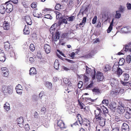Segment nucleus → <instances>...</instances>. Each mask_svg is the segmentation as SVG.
Segmentation results:
<instances>
[{
    "instance_id": "1",
    "label": "nucleus",
    "mask_w": 131,
    "mask_h": 131,
    "mask_svg": "<svg viewBox=\"0 0 131 131\" xmlns=\"http://www.w3.org/2000/svg\"><path fill=\"white\" fill-rule=\"evenodd\" d=\"M77 117H78V121L79 123L80 124H82L83 125L86 127V128H88L89 129L90 127V121L86 118L84 119V121H83L80 115H79V116L78 115Z\"/></svg>"
},
{
    "instance_id": "2",
    "label": "nucleus",
    "mask_w": 131,
    "mask_h": 131,
    "mask_svg": "<svg viewBox=\"0 0 131 131\" xmlns=\"http://www.w3.org/2000/svg\"><path fill=\"white\" fill-rule=\"evenodd\" d=\"M112 71L113 72H116V74L118 76H119L122 74L123 71L122 69L118 68V66L117 65H114L112 68Z\"/></svg>"
},
{
    "instance_id": "3",
    "label": "nucleus",
    "mask_w": 131,
    "mask_h": 131,
    "mask_svg": "<svg viewBox=\"0 0 131 131\" xmlns=\"http://www.w3.org/2000/svg\"><path fill=\"white\" fill-rule=\"evenodd\" d=\"M2 90L4 93H8L11 94L13 92L12 87L10 86L7 87L5 86H3L2 87Z\"/></svg>"
},
{
    "instance_id": "4",
    "label": "nucleus",
    "mask_w": 131,
    "mask_h": 131,
    "mask_svg": "<svg viewBox=\"0 0 131 131\" xmlns=\"http://www.w3.org/2000/svg\"><path fill=\"white\" fill-rule=\"evenodd\" d=\"M95 114L96 119H99L100 117L103 116V115H104L102 113L101 109L98 107H97L95 111Z\"/></svg>"
},
{
    "instance_id": "5",
    "label": "nucleus",
    "mask_w": 131,
    "mask_h": 131,
    "mask_svg": "<svg viewBox=\"0 0 131 131\" xmlns=\"http://www.w3.org/2000/svg\"><path fill=\"white\" fill-rule=\"evenodd\" d=\"M91 70L90 68H89L87 66L86 67V72L88 74H89L91 73V76L93 79H95V72L94 70L91 71Z\"/></svg>"
},
{
    "instance_id": "6",
    "label": "nucleus",
    "mask_w": 131,
    "mask_h": 131,
    "mask_svg": "<svg viewBox=\"0 0 131 131\" xmlns=\"http://www.w3.org/2000/svg\"><path fill=\"white\" fill-rule=\"evenodd\" d=\"M5 7L6 9V11L7 13H10L12 11L13 9V6L11 3L7 4V2L5 4Z\"/></svg>"
},
{
    "instance_id": "7",
    "label": "nucleus",
    "mask_w": 131,
    "mask_h": 131,
    "mask_svg": "<svg viewBox=\"0 0 131 131\" xmlns=\"http://www.w3.org/2000/svg\"><path fill=\"white\" fill-rule=\"evenodd\" d=\"M60 23L58 22V23H55L52 25L50 28V31L51 32L53 33L56 30L57 27L60 25Z\"/></svg>"
},
{
    "instance_id": "8",
    "label": "nucleus",
    "mask_w": 131,
    "mask_h": 131,
    "mask_svg": "<svg viewBox=\"0 0 131 131\" xmlns=\"http://www.w3.org/2000/svg\"><path fill=\"white\" fill-rule=\"evenodd\" d=\"M17 93L19 95H21L23 92V88L21 85L18 84L17 85L15 88Z\"/></svg>"
},
{
    "instance_id": "9",
    "label": "nucleus",
    "mask_w": 131,
    "mask_h": 131,
    "mask_svg": "<svg viewBox=\"0 0 131 131\" xmlns=\"http://www.w3.org/2000/svg\"><path fill=\"white\" fill-rule=\"evenodd\" d=\"M104 78V76L102 73L97 72L96 73V78L98 81H102L103 80Z\"/></svg>"
},
{
    "instance_id": "10",
    "label": "nucleus",
    "mask_w": 131,
    "mask_h": 131,
    "mask_svg": "<svg viewBox=\"0 0 131 131\" xmlns=\"http://www.w3.org/2000/svg\"><path fill=\"white\" fill-rule=\"evenodd\" d=\"M97 121H100L99 123L101 126H104L105 122V119L103 116L102 117L99 119H97Z\"/></svg>"
},
{
    "instance_id": "11",
    "label": "nucleus",
    "mask_w": 131,
    "mask_h": 131,
    "mask_svg": "<svg viewBox=\"0 0 131 131\" xmlns=\"http://www.w3.org/2000/svg\"><path fill=\"white\" fill-rule=\"evenodd\" d=\"M17 124L19 126L21 127H23V124L24 122L23 118L21 117L18 118L17 119Z\"/></svg>"
},
{
    "instance_id": "12",
    "label": "nucleus",
    "mask_w": 131,
    "mask_h": 131,
    "mask_svg": "<svg viewBox=\"0 0 131 131\" xmlns=\"http://www.w3.org/2000/svg\"><path fill=\"white\" fill-rule=\"evenodd\" d=\"M110 83L111 86L114 87L117 85L118 81L115 79H112L110 80Z\"/></svg>"
},
{
    "instance_id": "13",
    "label": "nucleus",
    "mask_w": 131,
    "mask_h": 131,
    "mask_svg": "<svg viewBox=\"0 0 131 131\" xmlns=\"http://www.w3.org/2000/svg\"><path fill=\"white\" fill-rule=\"evenodd\" d=\"M33 11V15L34 16L38 17L39 18L41 16V14H39V13L38 12L37 9L35 8L34 9Z\"/></svg>"
},
{
    "instance_id": "14",
    "label": "nucleus",
    "mask_w": 131,
    "mask_h": 131,
    "mask_svg": "<svg viewBox=\"0 0 131 131\" xmlns=\"http://www.w3.org/2000/svg\"><path fill=\"white\" fill-rule=\"evenodd\" d=\"M129 126L126 123L123 124L122 127V131H129Z\"/></svg>"
},
{
    "instance_id": "15",
    "label": "nucleus",
    "mask_w": 131,
    "mask_h": 131,
    "mask_svg": "<svg viewBox=\"0 0 131 131\" xmlns=\"http://www.w3.org/2000/svg\"><path fill=\"white\" fill-rule=\"evenodd\" d=\"M117 95L119 93L121 94H123L124 92V90L123 89H121L119 87H117L116 88L115 90H114Z\"/></svg>"
},
{
    "instance_id": "16",
    "label": "nucleus",
    "mask_w": 131,
    "mask_h": 131,
    "mask_svg": "<svg viewBox=\"0 0 131 131\" xmlns=\"http://www.w3.org/2000/svg\"><path fill=\"white\" fill-rule=\"evenodd\" d=\"M105 16V20L106 21L108 19H110L112 16V14L109 12H107L104 15H103V17L104 18Z\"/></svg>"
},
{
    "instance_id": "17",
    "label": "nucleus",
    "mask_w": 131,
    "mask_h": 131,
    "mask_svg": "<svg viewBox=\"0 0 131 131\" xmlns=\"http://www.w3.org/2000/svg\"><path fill=\"white\" fill-rule=\"evenodd\" d=\"M10 26L8 21H5L3 24V28L5 30H7L9 28Z\"/></svg>"
},
{
    "instance_id": "18",
    "label": "nucleus",
    "mask_w": 131,
    "mask_h": 131,
    "mask_svg": "<svg viewBox=\"0 0 131 131\" xmlns=\"http://www.w3.org/2000/svg\"><path fill=\"white\" fill-rule=\"evenodd\" d=\"M4 109L6 111H9L10 109V104L9 103L7 102H6L3 106Z\"/></svg>"
},
{
    "instance_id": "19",
    "label": "nucleus",
    "mask_w": 131,
    "mask_h": 131,
    "mask_svg": "<svg viewBox=\"0 0 131 131\" xmlns=\"http://www.w3.org/2000/svg\"><path fill=\"white\" fill-rule=\"evenodd\" d=\"M6 11V9L5 7V4L0 6V13L1 14H4Z\"/></svg>"
},
{
    "instance_id": "20",
    "label": "nucleus",
    "mask_w": 131,
    "mask_h": 131,
    "mask_svg": "<svg viewBox=\"0 0 131 131\" xmlns=\"http://www.w3.org/2000/svg\"><path fill=\"white\" fill-rule=\"evenodd\" d=\"M44 48L47 54L50 52V46L48 44H45L44 46Z\"/></svg>"
},
{
    "instance_id": "21",
    "label": "nucleus",
    "mask_w": 131,
    "mask_h": 131,
    "mask_svg": "<svg viewBox=\"0 0 131 131\" xmlns=\"http://www.w3.org/2000/svg\"><path fill=\"white\" fill-rule=\"evenodd\" d=\"M114 18L112 19L108 28L107 30V33H108L110 32L112 29V27L113 26V24L114 23Z\"/></svg>"
},
{
    "instance_id": "22",
    "label": "nucleus",
    "mask_w": 131,
    "mask_h": 131,
    "mask_svg": "<svg viewBox=\"0 0 131 131\" xmlns=\"http://www.w3.org/2000/svg\"><path fill=\"white\" fill-rule=\"evenodd\" d=\"M25 19L27 24L28 25H31L32 24V22L30 17L28 16L25 17Z\"/></svg>"
},
{
    "instance_id": "23",
    "label": "nucleus",
    "mask_w": 131,
    "mask_h": 131,
    "mask_svg": "<svg viewBox=\"0 0 131 131\" xmlns=\"http://www.w3.org/2000/svg\"><path fill=\"white\" fill-rule=\"evenodd\" d=\"M117 111L119 113H122L124 112V107L121 105L118 106V107L117 108Z\"/></svg>"
},
{
    "instance_id": "24",
    "label": "nucleus",
    "mask_w": 131,
    "mask_h": 131,
    "mask_svg": "<svg viewBox=\"0 0 131 131\" xmlns=\"http://www.w3.org/2000/svg\"><path fill=\"white\" fill-rule=\"evenodd\" d=\"M57 124L58 126L61 128H65L64 124L62 121H59L57 123Z\"/></svg>"
},
{
    "instance_id": "25",
    "label": "nucleus",
    "mask_w": 131,
    "mask_h": 131,
    "mask_svg": "<svg viewBox=\"0 0 131 131\" xmlns=\"http://www.w3.org/2000/svg\"><path fill=\"white\" fill-rule=\"evenodd\" d=\"M60 35V33L58 31L56 32L54 38V40L55 41H56L59 39Z\"/></svg>"
},
{
    "instance_id": "26",
    "label": "nucleus",
    "mask_w": 131,
    "mask_h": 131,
    "mask_svg": "<svg viewBox=\"0 0 131 131\" xmlns=\"http://www.w3.org/2000/svg\"><path fill=\"white\" fill-rule=\"evenodd\" d=\"M121 31L123 33H127L128 32L129 28L128 27H123L121 28Z\"/></svg>"
},
{
    "instance_id": "27",
    "label": "nucleus",
    "mask_w": 131,
    "mask_h": 131,
    "mask_svg": "<svg viewBox=\"0 0 131 131\" xmlns=\"http://www.w3.org/2000/svg\"><path fill=\"white\" fill-rule=\"evenodd\" d=\"M116 14L115 15V18L116 19H119L121 18V15L120 13V12L118 10L116 11Z\"/></svg>"
},
{
    "instance_id": "28",
    "label": "nucleus",
    "mask_w": 131,
    "mask_h": 131,
    "mask_svg": "<svg viewBox=\"0 0 131 131\" xmlns=\"http://www.w3.org/2000/svg\"><path fill=\"white\" fill-rule=\"evenodd\" d=\"M111 67L108 64L106 65L104 68V71L105 72L111 69Z\"/></svg>"
},
{
    "instance_id": "29",
    "label": "nucleus",
    "mask_w": 131,
    "mask_h": 131,
    "mask_svg": "<svg viewBox=\"0 0 131 131\" xmlns=\"http://www.w3.org/2000/svg\"><path fill=\"white\" fill-rule=\"evenodd\" d=\"M123 79L124 81L128 80L129 78V76L128 74L127 73H124L123 75Z\"/></svg>"
},
{
    "instance_id": "30",
    "label": "nucleus",
    "mask_w": 131,
    "mask_h": 131,
    "mask_svg": "<svg viewBox=\"0 0 131 131\" xmlns=\"http://www.w3.org/2000/svg\"><path fill=\"white\" fill-rule=\"evenodd\" d=\"M24 33V34H28L30 32L28 28L25 26V28L23 30Z\"/></svg>"
},
{
    "instance_id": "31",
    "label": "nucleus",
    "mask_w": 131,
    "mask_h": 131,
    "mask_svg": "<svg viewBox=\"0 0 131 131\" xmlns=\"http://www.w3.org/2000/svg\"><path fill=\"white\" fill-rule=\"evenodd\" d=\"M59 64L58 61L57 60H55L54 63V66L55 68L57 69L59 67Z\"/></svg>"
},
{
    "instance_id": "32",
    "label": "nucleus",
    "mask_w": 131,
    "mask_h": 131,
    "mask_svg": "<svg viewBox=\"0 0 131 131\" xmlns=\"http://www.w3.org/2000/svg\"><path fill=\"white\" fill-rule=\"evenodd\" d=\"M10 45L9 43L8 42L5 43L4 47L6 50H8L9 49Z\"/></svg>"
},
{
    "instance_id": "33",
    "label": "nucleus",
    "mask_w": 131,
    "mask_h": 131,
    "mask_svg": "<svg viewBox=\"0 0 131 131\" xmlns=\"http://www.w3.org/2000/svg\"><path fill=\"white\" fill-rule=\"evenodd\" d=\"M110 108L111 109H115L116 106V105L115 103H112L110 105Z\"/></svg>"
},
{
    "instance_id": "34",
    "label": "nucleus",
    "mask_w": 131,
    "mask_h": 131,
    "mask_svg": "<svg viewBox=\"0 0 131 131\" xmlns=\"http://www.w3.org/2000/svg\"><path fill=\"white\" fill-rule=\"evenodd\" d=\"M92 91L93 92H95L97 94H99L101 93L100 90L98 88H94L92 90Z\"/></svg>"
},
{
    "instance_id": "35",
    "label": "nucleus",
    "mask_w": 131,
    "mask_h": 131,
    "mask_svg": "<svg viewBox=\"0 0 131 131\" xmlns=\"http://www.w3.org/2000/svg\"><path fill=\"white\" fill-rule=\"evenodd\" d=\"M115 92L114 90H111L110 91V95L113 97H114L117 95Z\"/></svg>"
},
{
    "instance_id": "36",
    "label": "nucleus",
    "mask_w": 131,
    "mask_h": 131,
    "mask_svg": "<svg viewBox=\"0 0 131 131\" xmlns=\"http://www.w3.org/2000/svg\"><path fill=\"white\" fill-rule=\"evenodd\" d=\"M125 60L123 58H122L120 59L118 64L119 65L122 66Z\"/></svg>"
},
{
    "instance_id": "37",
    "label": "nucleus",
    "mask_w": 131,
    "mask_h": 131,
    "mask_svg": "<svg viewBox=\"0 0 131 131\" xmlns=\"http://www.w3.org/2000/svg\"><path fill=\"white\" fill-rule=\"evenodd\" d=\"M121 82L122 84L124 86H129V83L128 82H123V81L121 80Z\"/></svg>"
},
{
    "instance_id": "38",
    "label": "nucleus",
    "mask_w": 131,
    "mask_h": 131,
    "mask_svg": "<svg viewBox=\"0 0 131 131\" xmlns=\"http://www.w3.org/2000/svg\"><path fill=\"white\" fill-rule=\"evenodd\" d=\"M45 85L49 88L52 87V84L51 83L49 82H47L45 83Z\"/></svg>"
},
{
    "instance_id": "39",
    "label": "nucleus",
    "mask_w": 131,
    "mask_h": 131,
    "mask_svg": "<svg viewBox=\"0 0 131 131\" xmlns=\"http://www.w3.org/2000/svg\"><path fill=\"white\" fill-rule=\"evenodd\" d=\"M81 77L83 78V80L84 82L88 81L89 80L88 78L85 75H82Z\"/></svg>"
},
{
    "instance_id": "40",
    "label": "nucleus",
    "mask_w": 131,
    "mask_h": 131,
    "mask_svg": "<svg viewBox=\"0 0 131 131\" xmlns=\"http://www.w3.org/2000/svg\"><path fill=\"white\" fill-rule=\"evenodd\" d=\"M62 7V6H61L60 4H57L56 7L55 9L56 10H60V9Z\"/></svg>"
},
{
    "instance_id": "41",
    "label": "nucleus",
    "mask_w": 131,
    "mask_h": 131,
    "mask_svg": "<svg viewBox=\"0 0 131 131\" xmlns=\"http://www.w3.org/2000/svg\"><path fill=\"white\" fill-rule=\"evenodd\" d=\"M6 59L5 57V55L4 56H2V57H0V61L2 62H5Z\"/></svg>"
},
{
    "instance_id": "42",
    "label": "nucleus",
    "mask_w": 131,
    "mask_h": 131,
    "mask_svg": "<svg viewBox=\"0 0 131 131\" xmlns=\"http://www.w3.org/2000/svg\"><path fill=\"white\" fill-rule=\"evenodd\" d=\"M51 9L45 8L42 10V13L45 14L47 12L51 11Z\"/></svg>"
},
{
    "instance_id": "43",
    "label": "nucleus",
    "mask_w": 131,
    "mask_h": 131,
    "mask_svg": "<svg viewBox=\"0 0 131 131\" xmlns=\"http://www.w3.org/2000/svg\"><path fill=\"white\" fill-rule=\"evenodd\" d=\"M125 117L127 119H129L131 117V114L127 112L125 114Z\"/></svg>"
},
{
    "instance_id": "44",
    "label": "nucleus",
    "mask_w": 131,
    "mask_h": 131,
    "mask_svg": "<svg viewBox=\"0 0 131 131\" xmlns=\"http://www.w3.org/2000/svg\"><path fill=\"white\" fill-rule=\"evenodd\" d=\"M108 101L107 100H103L102 102V104H104L106 106H107L108 105Z\"/></svg>"
},
{
    "instance_id": "45",
    "label": "nucleus",
    "mask_w": 131,
    "mask_h": 131,
    "mask_svg": "<svg viewBox=\"0 0 131 131\" xmlns=\"http://www.w3.org/2000/svg\"><path fill=\"white\" fill-rule=\"evenodd\" d=\"M126 60L128 63H129L131 61V56L130 55L127 56Z\"/></svg>"
},
{
    "instance_id": "46",
    "label": "nucleus",
    "mask_w": 131,
    "mask_h": 131,
    "mask_svg": "<svg viewBox=\"0 0 131 131\" xmlns=\"http://www.w3.org/2000/svg\"><path fill=\"white\" fill-rule=\"evenodd\" d=\"M102 108L103 109V111L104 113H108V111L107 108L104 107V106H103L102 107Z\"/></svg>"
},
{
    "instance_id": "47",
    "label": "nucleus",
    "mask_w": 131,
    "mask_h": 131,
    "mask_svg": "<svg viewBox=\"0 0 131 131\" xmlns=\"http://www.w3.org/2000/svg\"><path fill=\"white\" fill-rule=\"evenodd\" d=\"M1 69L2 73L8 71V69L6 67H2L1 68Z\"/></svg>"
},
{
    "instance_id": "48",
    "label": "nucleus",
    "mask_w": 131,
    "mask_h": 131,
    "mask_svg": "<svg viewBox=\"0 0 131 131\" xmlns=\"http://www.w3.org/2000/svg\"><path fill=\"white\" fill-rule=\"evenodd\" d=\"M93 82L92 81L91 83L89 84L86 88V89H89L93 87Z\"/></svg>"
},
{
    "instance_id": "49",
    "label": "nucleus",
    "mask_w": 131,
    "mask_h": 131,
    "mask_svg": "<svg viewBox=\"0 0 131 131\" xmlns=\"http://www.w3.org/2000/svg\"><path fill=\"white\" fill-rule=\"evenodd\" d=\"M94 54V53L93 51H92L89 54L87 55L86 57L87 58H91L92 56H93Z\"/></svg>"
},
{
    "instance_id": "50",
    "label": "nucleus",
    "mask_w": 131,
    "mask_h": 131,
    "mask_svg": "<svg viewBox=\"0 0 131 131\" xmlns=\"http://www.w3.org/2000/svg\"><path fill=\"white\" fill-rule=\"evenodd\" d=\"M124 8H125L124 7L121 5L119 8V12L123 13L124 11Z\"/></svg>"
},
{
    "instance_id": "51",
    "label": "nucleus",
    "mask_w": 131,
    "mask_h": 131,
    "mask_svg": "<svg viewBox=\"0 0 131 131\" xmlns=\"http://www.w3.org/2000/svg\"><path fill=\"white\" fill-rule=\"evenodd\" d=\"M68 18V21L69 22H71L73 21L75 18V17L74 16H72L70 17H69Z\"/></svg>"
},
{
    "instance_id": "52",
    "label": "nucleus",
    "mask_w": 131,
    "mask_h": 131,
    "mask_svg": "<svg viewBox=\"0 0 131 131\" xmlns=\"http://www.w3.org/2000/svg\"><path fill=\"white\" fill-rule=\"evenodd\" d=\"M97 16H94L92 20V23L93 24H94L96 23L97 19Z\"/></svg>"
},
{
    "instance_id": "53",
    "label": "nucleus",
    "mask_w": 131,
    "mask_h": 131,
    "mask_svg": "<svg viewBox=\"0 0 131 131\" xmlns=\"http://www.w3.org/2000/svg\"><path fill=\"white\" fill-rule=\"evenodd\" d=\"M68 21V18H64L62 19V23L66 24L67 23Z\"/></svg>"
},
{
    "instance_id": "54",
    "label": "nucleus",
    "mask_w": 131,
    "mask_h": 131,
    "mask_svg": "<svg viewBox=\"0 0 131 131\" xmlns=\"http://www.w3.org/2000/svg\"><path fill=\"white\" fill-rule=\"evenodd\" d=\"M83 82L82 81H79L78 85V87L79 88H80L82 86H83Z\"/></svg>"
},
{
    "instance_id": "55",
    "label": "nucleus",
    "mask_w": 131,
    "mask_h": 131,
    "mask_svg": "<svg viewBox=\"0 0 131 131\" xmlns=\"http://www.w3.org/2000/svg\"><path fill=\"white\" fill-rule=\"evenodd\" d=\"M39 96L41 99H42V97L44 96V92L43 91H41L39 94Z\"/></svg>"
},
{
    "instance_id": "56",
    "label": "nucleus",
    "mask_w": 131,
    "mask_h": 131,
    "mask_svg": "<svg viewBox=\"0 0 131 131\" xmlns=\"http://www.w3.org/2000/svg\"><path fill=\"white\" fill-rule=\"evenodd\" d=\"M2 73L3 74V76L5 77H7L8 76L9 74V71H6L5 72H4Z\"/></svg>"
},
{
    "instance_id": "57",
    "label": "nucleus",
    "mask_w": 131,
    "mask_h": 131,
    "mask_svg": "<svg viewBox=\"0 0 131 131\" xmlns=\"http://www.w3.org/2000/svg\"><path fill=\"white\" fill-rule=\"evenodd\" d=\"M45 18L47 19H52V17L50 14H47L45 16Z\"/></svg>"
},
{
    "instance_id": "58",
    "label": "nucleus",
    "mask_w": 131,
    "mask_h": 131,
    "mask_svg": "<svg viewBox=\"0 0 131 131\" xmlns=\"http://www.w3.org/2000/svg\"><path fill=\"white\" fill-rule=\"evenodd\" d=\"M126 7L128 10H131V4L127 3L126 4Z\"/></svg>"
},
{
    "instance_id": "59",
    "label": "nucleus",
    "mask_w": 131,
    "mask_h": 131,
    "mask_svg": "<svg viewBox=\"0 0 131 131\" xmlns=\"http://www.w3.org/2000/svg\"><path fill=\"white\" fill-rule=\"evenodd\" d=\"M83 109L84 111L85 112H88L90 111V109L89 107H85Z\"/></svg>"
},
{
    "instance_id": "60",
    "label": "nucleus",
    "mask_w": 131,
    "mask_h": 131,
    "mask_svg": "<svg viewBox=\"0 0 131 131\" xmlns=\"http://www.w3.org/2000/svg\"><path fill=\"white\" fill-rule=\"evenodd\" d=\"M56 17L57 19L61 17V14L59 12L56 13Z\"/></svg>"
},
{
    "instance_id": "61",
    "label": "nucleus",
    "mask_w": 131,
    "mask_h": 131,
    "mask_svg": "<svg viewBox=\"0 0 131 131\" xmlns=\"http://www.w3.org/2000/svg\"><path fill=\"white\" fill-rule=\"evenodd\" d=\"M63 81L65 84H67L69 83V80L67 78H65L63 79Z\"/></svg>"
},
{
    "instance_id": "62",
    "label": "nucleus",
    "mask_w": 131,
    "mask_h": 131,
    "mask_svg": "<svg viewBox=\"0 0 131 131\" xmlns=\"http://www.w3.org/2000/svg\"><path fill=\"white\" fill-rule=\"evenodd\" d=\"M79 105L81 109L84 108V105L82 103H80L79 104Z\"/></svg>"
},
{
    "instance_id": "63",
    "label": "nucleus",
    "mask_w": 131,
    "mask_h": 131,
    "mask_svg": "<svg viewBox=\"0 0 131 131\" xmlns=\"http://www.w3.org/2000/svg\"><path fill=\"white\" fill-rule=\"evenodd\" d=\"M94 100H93L91 99V98H87L86 101L89 103H90V102H93Z\"/></svg>"
},
{
    "instance_id": "64",
    "label": "nucleus",
    "mask_w": 131,
    "mask_h": 131,
    "mask_svg": "<svg viewBox=\"0 0 131 131\" xmlns=\"http://www.w3.org/2000/svg\"><path fill=\"white\" fill-rule=\"evenodd\" d=\"M74 55L75 53L74 52H72L69 54V56L71 57L72 58H73Z\"/></svg>"
}]
</instances>
